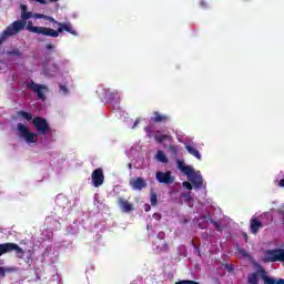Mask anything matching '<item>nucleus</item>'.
<instances>
[{
    "label": "nucleus",
    "instance_id": "1",
    "mask_svg": "<svg viewBox=\"0 0 284 284\" xmlns=\"http://www.w3.org/2000/svg\"><path fill=\"white\" fill-rule=\"evenodd\" d=\"M33 19H44V21H50V23H54L55 26H58V30H54L48 27H34L32 24V21H29L27 23V30H29V32H32L33 34L52 37L53 39H57L59 34L63 32H69V34H72L73 37H77L79 34L77 33V30L72 28V23L70 22H59L53 17L45 16L43 13H33Z\"/></svg>",
    "mask_w": 284,
    "mask_h": 284
},
{
    "label": "nucleus",
    "instance_id": "2",
    "mask_svg": "<svg viewBox=\"0 0 284 284\" xmlns=\"http://www.w3.org/2000/svg\"><path fill=\"white\" fill-rule=\"evenodd\" d=\"M17 114L18 116H22V119H26V121H32V125L37 130L38 134H40V136L49 134L51 129L50 123H48V120H45V118L37 116L32 119V114L28 111H18Z\"/></svg>",
    "mask_w": 284,
    "mask_h": 284
},
{
    "label": "nucleus",
    "instance_id": "3",
    "mask_svg": "<svg viewBox=\"0 0 284 284\" xmlns=\"http://www.w3.org/2000/svg\"><path fill=\"white\" fill-rule=\"evenodd\" d=\"M264 263H284V250L273 248L266 250L263 255Z\"/></svg>",
    "mask_w": 284,
    "mask_h": 284
},
{
    "label": "nucleus",
    "instance_id": "4",
    "mask_svg": "<svg viewBox=\"0 0 284 284\" xmlns=\"http://www.w3.org/2000/svg\"><path fill=\"white\" fill-rule=\"evenodd\" d=\"M11 252H16V256L18 258H23L26 256V251L19 246L17 243L8 242L0 244V256H3V254H10Z\"/></svg>",
    "mask_w": 284,
    "mask_h": 284
},
{
    "label": "nucleus",
    "instance_id": "5",
    "mask_svg": "<svg viewBox=\"0 0 284 284\" xmlns=\"http://www.w3.org/2000/svg\"><path fill=\"white\" fill-rule=\"evenodd\" d=\"M17 130L20 133V136L26 139L27 143H37V133L30 132V129L23 123H18Z\"/></svg>",
    "mask_w": 284,
    "mask_h": 284
},
{
    "label": "nucleus",
    "instance_id": "6",
    "mask_svg": "<svg viewBox=\"0 0 284 284\" xmlns=\"http://www.w3.org/2000/svg\"><path fill=\"white\" fill-rule=\"evenodd\" d=\"M27 88H29V90H32V92H34V94H37V97L40 99V101H45V94L43 93V90H48V88L43 84H37L34 81H29L27 83Z\"/></svg>",
    "mask_w": 284,
    "mask_h": 284
},
{
    "label": "nucleus",
    "instance_id": "7",
    "mask_svg": "<svg viewBox=\"0 0 284 284\" xmlns=\"http://www.w3.org/2000/svg\"><path fill=\"white\" fill-rule=\"evenodd\" d=\"M91 181H92L93 187H101V185H103V182L105 181L103 169L101 168L95 169L91 174Z\"/></svg>",
    "mask_w": 284,
    "mask_h": 284
},
{
    "label": "nucleus",
    "instance_id": "8",
    "mask_svg": "<svg viewBox=\"0 0 284 284\" xmlns=\"http://www.w3.org/2000/svg\"><path fill=\"white\" fill-rule=\"evenodd\" d=\"M155 179L159 181V183H164L165 185H172L174 183V176H172V172H161L158 171L155 173Z\"/></svg>",
    "mask_w": 284,
    "mask_h": 284
},
{
    "label": "nucleus",
    "instance_id": "9",
    "mask_svg": "<svg viewBox=\"0 0 284 284\" xmlns=\"http://www.w3.org/2000/svg\"><path fill=\"white\" fill-rule=\"evenodd\" d=\"M129 185L132 187V190L141 192V190H144V187H148V183L145 182V179L143 178H132L129 181Z\"/></svg>",
    "mask_w": 284,
    "mask_h": 284
},
{
    "label": "nucleus",
    "instance_id": "10",
    "mask_svg": "<svg viewBox=\"0 0 284 284\" xmlns=\"http://www.w3.org/2000/svg\"><path fill=\"white\" fill-rule=\"evenodd\" d=\"M151 121H153V123H168V121H170V115L161 114L159 111H155L153 112Z\"/></svg>",
    "mask_w": 284,
    "mask_h": 284
},
{
    "label": "nucleus",
    "instance_id": "11",
    "mask_svg": "<svg viewBox=\"0 0 284 284\" xmlns=\"http://www.w3.org/2000/svg\"><path fill=\"white\" fill-rule=\"evenodd\" d=\"M118 204L123 212H132V210H134V205L123 197L118 199Z\"/></svg>",
    "mask_w": 284,
    "mask_h": 284
},
{
    "label": "nucleus",
    "instance_id": "12",
    "mask_svg": "<svg viewBox=\"0 0 284 284\" xmlns=\"http://www.w3.org/2000/svg\"><path fill=\"white\" fill-rule=\"evenodd\" d=\"M261 274H262V281H264V284H284L283 278H280L276 281L275 278L267 276L265 270H262Z\"/></svg>",
    "mask_w": 284,
    "mask_h": 284
},
{
    "label": "nucleus",
    "instance_id": "13",
    "mask_svg": "<svg viewBox=\"0 0 284 284\" xmlns=\"http://www.w3.org/2000/svg\"><path fill=\"white\" fill-rule=\"evenodd\" d=\"M189 180L196 190H201V187H203V176H201V174L195 173Z\"/></svg>",
    "mask_w": 284,
    "mask_h": 284
},
{
    "label": "nucleus",
    "instance_id": "14",
    "mask_svg": "<svg viewBox=\"0 0 284 284\" xmlns=\"http://www.w3.org/2000/svg\"><path fill=\"white\" fill-rule=\"evenodd\" d=\"M263 227V222H261L256 217L251 219V233L252 234H258V230Z\"/></svg>",
    "mask_w": 284,
    "mask_h": 284
},
{
    "label": "nucleus",
    "instance_id": "15",
    "mask_svg": "<svg viewBox=\"0 0 284 284\" xmlns=\"http://www.w3.org/2000/svg\"><path fill=\"white\" fill-rule=\"evenodd\" d=\"M185 150L189 152V154H191L192 156H195V159H197V161H201V152H199V150H196V148L187 144L185 146Z\"/></svg>",
    "mask_w": 284,
    "mask_h": 284
},
{
    "label": "nucleus",
    "instance_id": "16",
    "mask_svg": "<svg viewBox=\"0 0 284 284\" xmlns=\"http://www.w3.org/2000/svg\"><path fill=\"white\" fill-rule=\"evenodd\" d=\"M154 140L156 143H163V141H172V135L169 134H162V135H155Z\"/></svg>",
    "mask_w": 284,
    "mask_h": 284
},
{
    "label": "nucleus",
    "instance_id": "17",
    "mask_svg": "<svg viewBox=\"0 0 284 284\" xmlns=\"http://www.w3.org/2000/svg\"><path fill=\"white\" fill-rule=\"evenodd\" d=\"M183 174H185V176H187V179H190L191 176H193L196 172L194 171V168L186 165L185 168L182 169Z\"/></svg>",
    "mask_w": 284,
    "mask_h": 284
},
{
    "label": "nucleus",
    "instance_id": "18",
    "mask_svg": "<svg viewBox=\"0 0 284 284\" xmlns=\"http://www.w3.org/2000/svg\"><path fill=\"white\" fill-rule=\"evenodd\" d=\"M155 158H156L158 161H160V163H168L169 162L168 156L161 150L156 152Z\"/></svg>",
    "mask_w": 284,
    "mask_h": 284
},
{
    "label": "nucleus",
    "instance_id": "19",
    "mask_svg": "<svg viewBox=\"0 0 284 284\" xmlns=\"http://www.w3.org/2000/svg\"><path fill=\"white\" fill-rule=\"evenodd\" d=\"M248 283L250 284H258V275L256 273H253L248 276Z\"/></svg>",
    "mask_w": 284,
    "mask_h": 284
},
{
    "label": "nucleus",
    "instance_id": "20",
    "mask_svg": "<svg viewBox=\"0 0 284 284\" xmlns=\"http://www.w3.org/2000/svg\"><path fill=\"white\" fill-rule=\"evenodd\" d=\"M169 151L172 154V156H178V154H179V148L176 145L170 144L169 145Z\"/></svg>",
    "mask_w": 284,
    "mask_h": 284
},
{
    "label": "nucleus",
    "instance_id": "21",
    "mask_svg": "<svg viewBox=\"0 0 284 284\" xmlns=\"http://www.w3.org/2000/svg\"><path fill=\"white\" fill-rule=\"evenodd\" d=\"M151 205H159V195H156V193H151Z\"/></svg>",
    "mask_w": 284,
    "mask_h": 284
},
{
    "label": "nucleus",
    "instance_id": "22",
    "mask_svg": "<svg viewBox=\"0 0 284 284\" xmlns=\"http://www.w3.org/2000/svg\"><path fill=\"white\" fill-rule=\"evenodd\" d=\"M9 57H21V51L19 49H14L8 52Z\"/></svg>",
    "mask_w": 284,
    "mask_h": 284
},
{
    "label": "nucleus",
    "instance_id": "23",
    "mask_svg": "<svg viewBox=\"0 0 284 284\" xmlns=\"http://www.w3.org/2000/svg\"><path fill=\"white\" fill-rule=\"evenodd\" d=\"M175 284H200V283L196 281H192V280H182V281L176 282Z\"/></svg>",
    "mask_w": 284,
    "mask_h": 284
},
{
    "label": "nucleus",
    "instance_id": "24",
    "mask_svg": "<svg viewBox=\"0 0 284 284\" xmlns=\"http://www.w3.org/2000/svg\"><path fill=\"white\" fill-rule=\"evenodd\" d=\"M144 132L146 133L148 139H152V126H145Z\"/></svg>",
    "mask_w": 284,
    "mask_h": 284
},
{
    "label": "nucleus",
    "instance_id": "25",
    "mask_svg": "<svg viewBox=\"0 0 284 284\" xmlns=\"http://www.w3.org/2000/svg\"><path fill=\"white\" fill-rule=\"evenodd\" d=\"M197 227H200V230H205V227H207V222L204 221V222H199L197 223Z\"/></svg>",
    "mask_w": 284,
    "mask_h": 284
},
{
    "label": "nucleus",
    "instance_id": "26",
    "mask_svg": "<svg viewBox=\"0 0 284 284\" xmlns=\"http://www.w3.org/2000/svg\"><path fill=\"white\" fill-rule=\"evenodd\" d=\"M187 165H185V163H183V161L178 160V168L181 170V172H183V168H186Z\"/></svg>",
    "mask_w": 284,
    "mask_h": 284
},
{
    "label": "nucleus",
    "instance_id": "27",
    "mask_svg": "<svg viewBox=\"0 0 284 284\" xmlns=\"http://www.w3.org/2000/svg\"><path fill=\"white\" fill-rule=\"evenodd\" d=\"M183 187H185V190H192V183L187 182V181H184L182 183Z\"/></svg>",
    "mask_w": 284,
    "mask_h": 284
},
{
    "label": "nucleus",
    "instance_id": "28",
    "mask_svg": "<svg viewBox=\"0 0 284 284\" xmlns=\"http://www.w3.org/2000/svg\"><path fill=\"white\" fill-rule=\"evenodd\" d=\"M59 88H60L61 92H63V94H68V87L60 84Z\"/></svg>",
    "mask_w": 284,
    "mask_h": 284
},
{
    "label": "nucleus",
    "instance_id": "29",
    "mask_svg": "<svg viewBox=\"0 0 284 284\" xmlns=\"http://www.w3.org/2000/svg\"><path fill=\"white\" fill-rule=\"evenodd\" d=\"M38 3H41L42 6H45V3H48V1H45V0H36ZM49 1H51V2H57V1H59V0H49Z\"/></svg>",
    "mask_w": 284,
    "mask_h": 284
},
{
    "label": "nucleus",
    "instance_id": "30",
    "mask_svg": "<svg viewBox=\"0 0 284 284\" xmlns=\"http://www.w3.org/2000/svg\"><path fill=\"white\" fill-rule=\"evenodd\" d=\"M200 8H207V2L205 0H200Z\"/></svg>",
    "mask_w": 284,
    "mask_h": 284
},
{
    "label": "nucleus",
    "instance_id": "31",
    "mask_svg": "<svg viewBox=\"0 0 284 284\" xmlns=\"http://www.w3.org/2000/svg\"><path fill=\"white\" fill-rule=\"evenodd\" d=\"M182 196L186 199V201H192V195H190V193H183Z\"/></svg>",
    "mask_w": 284,
    "mask_h": 284
},
{
    "label": "nucleus",
    "instance_id": "32",
    "mask_svg": "<svg viewBox=\"0 0 284 284\" xmlns=\"http://www.w3.org/2000/svg\"><path fill=\"white\" fill-rule=\"evenodd\" d=\"M195 252H197L199 256H201V247L196 244L193 245Z\"/></svg>",
    "mask_w": 284,
    "mask_h": 284
},
{
    "label": "nucleus",
    "instance_id": "33",
    "mask_svg": "<svg viewBox=\"0 0 284 284\" xmlns=\"http://www.w3.org/2000/svg\"><path fill=\"white\" fill-rule=\"evenodd\" d=\"M153 217H155L156 221H161L162 215H161V213H154Z\"/></svg>",
    "mask_w": 284,
    "mask_h": 284
},
{
    "label": "nucleus",
    "instance_id": "34",
    "mask_svg": "<svg viewBox=\"0 0 284 284\" xmlns=\"http://www.w3.org/2000/svg\"><path fill=\"white\" fill-rule=\"evenodd\" d=\"M182 225H187V223H190V219L189 217H184L182 221H181Z\"/></svg>",
    "mask_w": 284,
    "mask_h": 284
},
{
    "label": "nucleus",
    "instance_id": "35",
    "mask_svg": "<svg viewBox=\"0 0 284 284\" xmlns=\"http://www.w3.org/2000/svg\"><path fill=\"white\" fill-rule=\"evenodd\" d=\"M217 232H221V223L213 224Z\"/></svg>",
    "mask_w": 284,
    "mask_h": 284
},
{
    "label": "nucleus",
    "instance_id": "36",
    "mask_svg": "<svg viewBox=\"0 0 284 284\" xmlns=\"http://www.w3.org/2000/svg\"><path fill=\"white\" fill-rule=\"evenodd\" d=\"M209 221L210 223H212V225H216L219 223L214 219H212V216H209Z\"/></svg>",
    "mask_w": 284,
    "mask_h": 284
},
{
    "label": "nucleus",
    "instance_id": "37",
    "mask_svg": "<svg viewBox=\"0 0 284 284\" xmlns=\"http://www.w3.org/2000/svg\"><path fill=\"white\" fill-rule=\"evenodd\" d=\"M210 216H212V215H210V214H209V215L202 214V215H201V219H203V220L205 221V220L210 219Z\"/></svg>",
    "mask_w": 284,
    "mask_h": 284
},
{
    "label": "nucleus",
    "instance_id": "38",
    "mask_svg": "<svg viewBox=\"0 0 284 284\" xmlns=\"http://www.w3.org/2000/svg\"><path fill=\"white\" fill-rule=\"evenodd\" d=\"M144 210H145V212H150V210H152V206H150V204H146Z\"/></svg>",
    "mask_w": 284,
    "mask_h": 284
},
{
    "label": "nucleus",
    "instance_id": "39",
    "mask_svg": "<svg viewBox=\"0 0 284 284\" xmlns=\"http://www.w3.org/2000/svg\"><path fill=\"white\" fill-rule=\"evenodd\" d=\"M240 254H242V256H247V252L245 250H240Z\"/></svg>",
    "mask_w": 284,
    "mask_h": 284
},
{
    "label": "nucleus",
    "instance_id": "40",
    "mask_svg": "<svg viewBox=\"0 0 284 284\" xmlns=\"http://www.w3.org/2000/svg\"><path fill=\"white\" fill-rule=\"evenodd\" d=\"M278 185L280 187H284V179L280 180Z\"/></svg>",
    "mask_w": 284,
    "mask_h": 284
},
{
    "label": "nucleus",
    "instance_id": "41",
    "mask_svg": "<svg viewBox=\"0 0 284 284\" xmlns=\"http://www.w3.org/2000/svg\"><path fill=\"white\" fill-rule=\"evenodd\" d=\"M54 49V45L52 44H47V50H53Z\"/></svg>",
    "mask_w": 284,
    "mask_h": 284
},
{
    "label": "nucleus",
    "instance_id": "42",
    "mask_svg": "<svg viewBox=\"0 0 284 284\" xmlns=\"http://www.w3.org/2000/svg\"><path fill=\"white\" fill-rule=\"evenodd\" d=\"M139 123H140V120L136 119L135 122H134V124H133V128H136V125H138Z\"/></svg>",
    "mask_w": 284,
    "mask_h": 284
},
{
    "label": "nucleus",
    "instance_id": "43",
    "mask_svg": "<svg viewBox=\"0 0 284 284\" xmlns=\"http://www.w3.org/2000/svg\"><path fill=\"white\" fill-rule=\"evenodd\" d=\"M160 239H163V236H165V233H159L158 235Z\"/></svg>",
    "mask_w": 284,
    "mask_h": 284
},
{
    "label": "nucleus",
    "instance_id": "44",
    "mask_svg": "<svg viewBox=\"0 0 284 284\" xmlns=\"http://www.w3.org/2000/svg\"><path fill=\"white\" fill-rule=\"evenodd\" d=\"M243 236L245 239V243H247V233H244Z\"/></svg>",
    "mask_w": 284,
    "mask_h": 284
},
{
    "label": "nucleus",
    "instance_id": "45",
    "mask_svg": "<svg viewBox=\"0 0 284 284\" xmlns=\"http://www.w3.org/2000/svg\"><path fill=\"white\" fill-rule=\"evenodd\" d=\"M53 68H54L55 72L59 70V67L57 64H53Z\"/></svg>",
    "mask_w": 284,
    "mask_h": 284
},
{
    "label": "nucleus",
    "instance_id": "46",
    "mask_svg": "<svg viewBox=\"0 0 284 284\" xmlns=\"http://www.w3.org/2000/svg\"><path fill=\"white\" fill-rule=\"evenodd\" d=\"M4 271H3V267H0V274H3Z\"/></svg>",
    "mask_w": 284,
    "mask_h": 284
},
{
    "label": "nucleus",
    "instance_id": "47",
    "mask_svg": "<svg viewBox=\"0 0 284 284\" xmlns=\"http://www.w3.org/2000/svg\"><path fill=\"white\" fill-rule=\"evenodd\" d=\"M193 221L196 222V223H199V219H196V217H195Z\"/></svg>",
    "mask_w": 284,
    "mask_h": 284
},
{
    "label": "nucleus",
    "instance_id": "48",
    "mask_svg": "<svg viewBox=\"0 0 284 284\" xmlns=\"http://www.w3.org/2000/svg\"><path fill=\"white\" fill-rule=\"evenodd\" d=\"M129 168H132V164H129Z\"/></svg>",
    "mask_w": 284,
    "mask_h": 284
},
{
    "label": "nucleus",
    "instance_id": "49",
    "mask_svg": "<svg viewBox=\"0 0 284 284\" xmlns=\"http://www.w3.org/2000/svg\"><path fill=\"white\" fill-rule=\"evenodd\" d=\"M243 1H248V0H243Z\"/></svg>",
    "mask_w": 284,
    "mask_h": 284
}]
</instances>
